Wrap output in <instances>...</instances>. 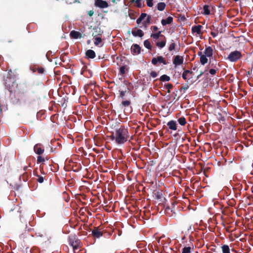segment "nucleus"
<instances>
[{
  "instance_id": "f257e3e1",
  "label": "nucleus",
  "mask_w": 253,
  "mask_h": 253,
  "mask_svg": "<svg viewBox=\"0 0 253 253\" xmlns=\"http://www.w3.org/2000/svg\"><path fill=\"white\" fill-rule=\"evenodd\" d=\"M111 139L119 145L125 143L129 139V134L127 128L121 126L115 130L111 135Z\"/></svg>"
},
{
  "instance_id": "f03ea898",
  "label": "nucleus",
  "mask_w": 253,
  "mask_h": 253,
  "mask_svg": "<svg viewBox=\"0 0 253 253\" xmlns=\"http://www.w3.org/2000/svg\"><path fill=\"white\" fill-rule=\"evenodd\" d=\"M242 57L241 53L237 50L231 52L228 56V59L231 62H236Z\"/></svg>"
},
{
  "instance_id": "7ed1b4c3",
  "label": "nucleus",
  "mask_w": 253,
  "mask_h": 253,
  "mask_svg": "<svg viewBox=\"0 0 253 253\" xmlns=\"http://www.w3.org/2000/svg\"><path fill=\"white\" fill-rule=\"evenodd\" d=\"M202 26L200 25L193 26L191 29L192 33L196 36H201L203 34V32H202Z\"/></svg>"
},
{
  "instance_id": "20e7f679",
  "label": "nucleus",
  "mask_w": 253,
  "mask_h": 253,
  "mask_svg": "<svg viewBox=\"0 0 253 253\" xmlns=\"http://www.w3.org/2000/svg\"><path fill=\"white\" fill-rule=\"evenodd\" d=\"M94 5L100 8H107L109 6L108 2L103 0H95Z\"/></svg>"
},
{
  "instance_id": "39448f33",
  "label": "nucleus",
  "mask_w": 253,
  "mask_h": 253,
  "mask_svg": "<svg viewBox=\"0 0 253 253\" xmlns=\"http://www.w3.org/2000/svg\"><path fill=\"white\" fill-rule=\"evenodd\" d=\"M70 244L73 248L74 253H78V250L80 246V241L79 240L72 241L71 239L70 240Z\"/></svg>"
},
{
  "instance_id": "423d86ee",
  "label": "nucleus",
  "mask_w": 253,
  "mask_h": 253,
  "mask_svg": "<svg viewBox=\"0 0 253 253\" xmlns=\"http://www.w3.org/2000/svg\"><path fill=\"white\" fill-rule=\"evenodd\" d=\"M158 63H163L164 65H166L167 64L165 58L162 56H159L152 59V63L153 65H156Z\"/></svg>"
},
{
  "instance_id": "0eeeda50",
  "label": "nucleus",
  "mask_w": 253,
  "mask_h": 253,
  "mask_svg": "<svg viewBox=\"0 0 253 253\" xmlns=\"http://www.w3.org/2000/svg\"><path fill=\"white\" fill-rule=\"evenodd\" d=\"M184 61L183 57L180 55L174 56L173 60V63L175 66L181 65L183 64Z\"/></svg>"
},
{
  "instance_id": "6e6552de",
  "label": "nucleus",
  "mask_w": 253,
  "mask_h": 253,
  "mask_svg": "<svg viewBox=\"0 0 253 253\" xmlns=\"http://www.w3.org/2000/svg\"><path fill=\"white\" fill-rule=\"evenodd\" d=\"M34 152L39 155L42 154L44 152V149L40 144H37L34 147Z\"/></svg>"
},
{
  "instance_id": "1a4fd4ad",
  "label": "nucleus",
  "mask_w": 253,
  "mask_h": 253,
  "mask_svg": "<svg viewBox=\"0 0 253 253\" xmlns=\"http://www.w3.org/2000/svg\"><path fill=\"white\" fill-rule=\"evenodd\" d=\"M161 41L156 42V46L160 49L163 48L166 45L167 40L166 37L164 36L161 39Z\"/></svg>"
},
{
  "instance_id": "9d476101",
  "label": "nucleus",
  "mask_w": 253,
  "mask_h": 253,
  "mask_svg": "<svg viewBox=\"0 0 253 253\" xmlns=\"http://www.w3.org/2000/svg\"><path fill=\"white\" fill-rule=\"evenodd\" d=\"M192 72L189 70L184 71L182 74V78L185 81H188L192 78Z\"/></svg>"
},
{
  "instance_id": "9b49d317",
  "label": "nucleus",
  "mask_w": 253,
  "mask_h": 253,
  "mask_svg": "<svg viewBox=\"0 0 253 253\" xmlns=\"http://www.w3.org/2000/svg\"><path fill=\"white\" fill-rule=\"evenodd\" d=\"M131 50L133 54H138L140 52L141 49L138 44H135L131 46Z\"/></svg>"
},
{
  "instance_id": "f8f14e48",
  "label": "nucleus",
  "mask_w": 253,
  "mask_h": 253,
  "mask_svg": "<svg viewBox=\"0 0 253 253\" xmlns=\"http://www.w3.org/2000/svg\"><path fill=\"white\" fill-rule=\"evenodd\" d=\"M169 128L171 130H176L177 129V124L174 121H170L167 124Z\"/></svg>"
},
{
  "instance_id": "ddd939ff",
  "label": "nucleus",
  "mask_w": 253,
  "mask_h": 253,
  "mask_svg": "<svg viewBox=\"0 0 253 253\" xmlns=\"http://www.w3.org/2000/svg\"><path fill=\"white\" fill-rule=\"evenodd\" d=\"M173 21V18L171 16H169L165 19H162L161 20V23L162 25L166 26L168 24H171Z\"/></svg>"
},
{
  "instance_id": "4468645a",
  "label": "nucleus",
  "mask_w": 253,
  "mask_h": 253,
  "mask_svg": "<svg viewBox=\"0 0 253 253\" xmlns=\"http://www.w3.org/2000/svg\"><path fill=\"white\" fill-rule=\"evenodd\" d=\"M204 53H205V55L208 57H211L213 54V49H212V47H211V46H209V47H207L205 49Z\"/></svg>"
},
{
  "instance_id": "2eb2a0df",
  "label": "nucleus",
  "mask_w": 253,
  "mask_h": 253,
  "mask_svg": "<svg viewBox=\"0 0 253 253\" xmlns=\"http://www.w3.org/2000/svg\"><path fill=\"white\" fill-rule=\"evenodd\" d=\"M70 36L74 39L81 38L82 34L78 31H72L70 34Z\"/></svg>"
},
{
  "instance_id": "dca6fc26",
  "label": "nucleus",
  "mask_w": 253,
  "mask_h": 253,
  "mask_svg": "<svg viewBox=\"0 0 253 253\" xmlns=\"http://www.w3.org/2000/svg\"><path fill=\"white\" fill-rule=\"evenodd\" d=\"M132 34L134 37H142L143 36V33L141 30L137 29L132 31Z\"/></svg>"
},
{
  "instance_id": "f3484780",
  "label": "nucleus",
  "mask_w": 253,
  "mask_h": 253,
  "mask_svg": "<svg viewBox=\"0 0 253 253\" xmlns=\"http://www.w3.org/2000/svg\"><path fill=\"white\" fill-rule=\"evenodd\" d=\"M92 233L94 236L97 238H99L102 236V233L100 231V230L97 228H94L92 231Z\"/></svg>"
},
{
  "instance_id": "a211bd4d",
  "label": "nucleus",
  "mask_w": 253,
  "mask_h": 253,
  "mask_svg": "<svg viewBox=\"0 0 253 253\" xmlns=\"http://www.w3.org/2000/svg\"><path fill=\"white\" fill-rule=\"evenodd\" d=\"M148 15L146 13H142L139 17L136 20V23L140 24L142 21H143Z\"/></svg>"
},
{
  "instance_id": "6ab92c4d",
  "label": "nucleus",
  "mask_w": 253,
  "mask_h": 253,
  "mask_svg": "<svg viewBox=\"0 0 253 253\" xmlns=\"http://www.w3.org/2000/svg\"><path fill=\"white\" fill-rule=\"evenodd\" d=\"M162 32L159 31L158 33L152 34L151 35V37L154 40H158L159 38H162L164 37V36L161 34Z\"/></svg>"
},
{
  "instance_id": "aec40b11",
  "label": "nucleus",
  "mask_w": 253,
  "mask_h": 253,
  "mask_svg": "<svg viewBox=\"0 0 253 253\" xmlns=\"http://www.w3.org/2000/svg\"><path fill=\"white\" fill-rule=\"evenodd\" d=\"M151 16L148 15L146 18L143 21L142 24L144 28L146 29L150 23Z\"/></svg>"
},
{
  "instance_id": "412c9836",
  "label": "nucleus",
  "mask_w": 253,
  "mask_h": 253,
  "mask_svg": "<svg viewBox=\"0 0 253 253\" xmlns=\"http://www.w3.org/2000/svg\"><path fill=\"white\" fill-rule=\"evenodd\" d=\"M86 55L90 58H94L95 57V52L91 49L87 50L86 52Z\"/></svg>"
},
{
  "instance_id": "4be33fe9",
  "label": "nucleus",
  "mask_w": 253,
  "mask_h": 253,
  "mask_svg": "<svg viewBox=\"0 0 253 253\" xmlns=\"http://www.w3.org/2000/svg\"><path fill=\"white\" fill-rule=\"evenodd\" d=\"M210 7L208 5H205L203 7V14L205 15L210 14Z\"/></svg>"
},
{
  "instance_id": "5701e85b",
  "label": "nucleus",
  "mask_w": 253,
  "mask_h": 253,
  "mask_svg": "<svg viewBox=\"0 0 253 253\" xmlns=\"http://www.w3.org/2000/svg\"><path fill=\"white\" fill-rule=\"evenodd\" d=\"M176 44L173 40H171L169 43V50L171 51L175 49Z\"/></svg>"
},
{
  "instance_id": "b1692460",
  "label": "nucleus",
  "mask_w": 253,
  "mask_h": 253,
  "mask_svg": "<svg viewBox=\"0 0 253 253\" xmlns=\"http://www.w3.org/2000/svg\"><path fill=\"white\" fill-rule=\"evenodd\" d=\"M207 56L205 55H202L200 56V62L202 65H205L206 63L208 62V58Z\"/></svg>"
},
{
  "instance_id": "393cba45",
  "label": "nucleus",
  "mask_w": 253,
  "mask_h": 253,
  "mask_svg": "<svg viewBox=\"0 0 253 253\" xmlns=\"http://www.w3.org/2000/svg\"><path fill=\"white\" fill-rule=\"evenodd\" d=\"M166 7V4L164 2H159L157 4V9L160 11H163Z\"/></svg>"
},
{
  "instance_id": "a878e982",
  "label": "nucleus",
  "mask_w": 253,
  "mask_h": 253,
  "mask_svg": "<svg viewBox=\"0 0 253 253\" xmlns=\"http://www.w3.org/2000/svg\"><path fill=\"white\" fill-rule=\"evenodd\" d=\"M178 122L180 125L184 126L186 124V120L184 117H182L178 119Z\"/></svg>"
},
{
  "instance_id": "bb28decb",
  "label": "nucleus",
  "mask_w": 253,
  "mask_h": 253,
  "mask_svg": "<svg viewBox=\"0 0 253 253\" xmlns=\"http://www.w3.org/2000/svg\"><path fill=\"white\" fill-rule=\"evenodd\" d=\"M222 251L223 253H230L229 246L226 245H224L222 246Z\"/></svg>"
},
{
  "instance_id": "cd10ccee",
  "label": "nucleus",
  "mask_w": 253,
  "mask_h": 253,
  "mask_svg": "<svg viewBox=\"0 0 253 253\" xmlns=\"http://www.w3.org/2000/svg\"><path fill=\"white\" fill-rule=\"evenodd\" d=\"M160 80L162 82L169 81L170 80V77L166 75H163L160 77Z\"/></svg>"
},
{
  "instance_id": "c85d7f7f",
  "label": "nucleus",
  "mask_w": 253,
  "mask_h": 253,
  "mask_svg": "<svg viewBox=\"0 0 253 253\" xmlns=\"http://www.w3.org/2000/svg\"><path fill=\"white\" fill-rule=\"evenodd\" d=\"M144 45L146 48L148 49L151 48V45L150 42L148 40H145L144 42Z\"/></svg>"
},
{
  "instance_id": "c756f323",
  "label": "nucleus",
  "mask_w": 253,
  "mask_h": 253,
  "mask_svg": "<svg viewBox=\"0 0 253 253\" xmlns=\"http://www.w3.org/2000/svg\"><path fill=\"white\" fill-rule=\"evenodd\" d=\"M102 39L99 37H96L94 39V44L96 45H99V44L101 43Z\"/></svg>"
},
{
  "instance_id": "7c9ffc66",
  "label": "nucleus",
  "mask_w": 253,
  "mask_h": 253,
  "mask_svg": "<svg viewBox=\"0 0 253 253\" xmlns=\"http://www.w3.org/2000/svg\"><path fill=\"white\" fill-rule=\"evenodd\" d=\"M191 248L190 247H184L182 249L181 253H190Z\"/></svg>"
},
{
  "instance_id": "2f4dec72",
  "label": "nucleus",
  "mask_w": 253,
  "mask_h": 253,
  "mask_svg": "<svg viewBox=\"0 0 253 253\" xmlns=\"http://www.w3.org/2000/svg\"><path fill=\"white\" fill-rule=\"evenodd\" d=\"M165 89H167L168 90V92L169 93L170 91V89H171L172 88V85L171 84H166L165 85Z\"/></svg>"
},
{
  "instance_id": "473e14b6",
  "label": "nucleus",
  "mask_w": 253,
  "mask_h": 253,
  "mask_svg": "<svg viewBox=\"0 0 253 253\" xmlns=\"http://www.w3.org/2000/svg\"><path fill=\"white\" fill-rule=\"evenodd\" d=\"M130 102L128 100L123 101L121 105L124 107H128L130 105Z\"/></svg>"
},
{
  "instance_id": "72a5a7b5",
  "label": "nucleus",
  "mask_w": 253,
  "mask_h": 253,
  "mask_svg": "<svg viewBox=\"0 0 253 253\" xmlns=\"http://www.w3.org/2000/svg\"><path fill=\"white\" fill-rule=\"evenodd\" d=\"M146 4L148 7H152L153 6V0H146Z\"/></svg>"
},
{
  "instance_id": "f704fd0d",
  "label": "nucleus",
  "mask_w": 253,
  "mask_h": 253,
  "mask_svg": "<svg viewBox=\"0 0 253 253\" xmlns=\"http://www.w3.org/2000/svg\"><path fill=\"white\" fill-rule=\"evenodd\" d=\"M44 161H45V159L42 156L39 155L38 157V158H37V163H42V162H44Z\"/></svg>"
},
{
  "instance_id": "c9c22d12",
  "label": "nucleus",
  "mask_w": 253,
  "mask_h": 253,
  "mask_svg": "<svg viewBox=\"0 0 253 253\" xmlns=\"http://www.w3.org/2000/svg\"><path fill=\"white\" fill-rule=\"evenodd\" d=\"M126 68L125 66L121 67L120 69V72L121 74H124L126 72Z\"/></svg>"
},
{
  "instance_id": "e433bc0d",
  "label": "nucleus",
  "mask_w": 253,
  "mask_h": 253,
  "mask_svg": "<svg viewBox=\"0 0 253 253\" xmlns=\"http://www.w3.org/2000/svg\"><path fill=\"white\" fill-rule=\"evenodd\" d=\"M150 75L152 78H156L158 76V74L155 71H152L150 73Z\"/></svg>"
},
{
  "instance_id": "4c0bfd02",
  "label": "nucleus",
  "mask_w": 253,
  "mask_h": 253,
  "mask_svg": "<svg viewBox=\"0 0 253 253\" xmlns=\"http://www.w3.org/2000/svg\"><path fill=\"white\" fill-rule=\"evenodd\" d=\"M209 72L211 74V75H215L216 73V70L214 69H211L209 71Z\"/></svg>"
},
{
  "instance_id": "58836bf2",
  "label": "nucleus",
  "mask_w": 253,
  "mask_h": 253,
  "mask_svg": "<svg viewBox=\"0 0 253 253\" xmlns=\"http://www.w3.org/2000/svg\"><path fill=\"white\" fill-rule=\"evenodd\" d=\"M126 91H120V97L123 98L124 96L125 95Z\"/></svg>"
},
{
  "instance_id": "ea45409f",
  "label": "nucleus",
  "mask_w": 253,
  "mask_h": 253,
  "mask_svg": "<svg viewBox=\"0 0 253 253\" xmlns=\"http://www.w3.org/2000/svg\"><path fill=\"white\" fill-rule=\"evenodd\" d=\"M44 179L42 176H39L38 179V181L40 183H42L43 182Z\"/></svg>"
},
{
  "instance_id": "a19ab883",
  "label": "nucleus",
  "mask_w": 253,
  "mask_h": 253,
  "mask_svg": "<svg viewBox=\"0 0 253 253\" xmlns=\"http://www.w3.org/2000/svg\"><path fill=\"white\" fill-rule=\"evenodd\" d=\"M189 87V86L187 84H186L183 86L181 87V89L185 90H187Z\"/></svg>"
},
{
  "instance_id": "79ce46f5",
  "label": "nucleus",
  "mask_w": 253,
  "mask_h": 253,
  "mask_svg": "<svg viewBox=\"0 0 253 253\" xmlns=\"http://www.w3.org/2000/svg\"><path fill=\"white\" fill-rule=\"evenodd\" d=\"M142 0H135V2L137 3L138 6H141V1Z\"/></svg>"
},
{
  "instance_id": "37998d69",
  "label": "nucleus",
  "mask_w": 253,
  "mask_h": 253,
  "mask_svg": "<svg viewBox=\"0 0 253 253\" xmlns=\"http://www.w3.org/2000/svg\"><path fill=\"white\" fill-rule=\"evenodd\" d=\"M94 13V12L93 10H90L88 12V15L89 16H92Z\"/></svg>"
},
{
  "instance_id": "c03bdc74",
  "label": "nucleus",
  "mask_w": 253,
  "mask_h": 253,
  "mask_svg": "<svg viewBox=\"0 0 253 253\" xmlns=\"http://www.w3.org/2000/svg\"><path fill=\"white\" fill-rule=\"evenodd\" d=\"M44 72V69L42 68H39L38 69V72L40 74H42Z\"/></svg>"
},
{
  "instance_id": "a18cd8bd",
  "label": "nucleus",
  "mask_w": 253,
  "mask_h": 253,
  "mask_svg": "<svg viewBox=\"0 0 253 253\" xmlns=\"http://www.w3.org/2000/svg\"><path fill=\"white\" fill-rule=\"evenodd\" d=\"M158 29V27L156 26H154L152 27V30L154 32L157 31Z\"/></svg>"
},
{
  "instance_id": "49530a36",
  "label": "nucleus",
  "mask_w": 253,
  "mask_h": 253,
  "mask_svg": "<svg viewBox=\"0 0 253 253\" xmlns=\"http://www.w3.org/2000/svg\"><path fill=\"white\" fill-rule=\"evenodd\" d=\"M211 35L213 37H215L216 36V34L215 33H213V32H211Z\"/></svg>"
},
{
  "instance_id": "de8ad7c7",
  "label": "nucleus",
  "mask_w": 253,
  "mask_h": 253,
  "mask_svg": "<svg viewBox=\"0 0 253 253\" xmlns=\"http://www.w3.org/2000/svg\"><path fill=\"white\" fill-rule=\"evenodd\" d=\"M202 74H203V73H202V72H201V74H200V75L198 76V77H199V76H201Z\"/></svg>"
},
{
  "instance_id": "09e8293b",
  "label": "nucleus",
  "mask_w": 253,
  "mask_h": 253,
  "mask_svg": "<svg viewBox=\"0 0 253 253\" xmlns=\"http://www.w3.org/2000/svg\"><path fill=\"white\" fill-rule=\"evenodd\" d=\"M235 1H237L238 0H234Z\"/></svg>"
}]
</instances>
